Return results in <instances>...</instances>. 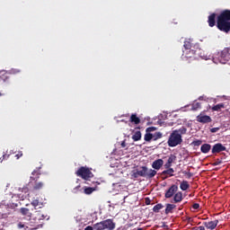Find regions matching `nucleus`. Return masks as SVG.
Returning <instances> with one entry per match:
<instances>
[{
    "label": "nucleus",
    "mask_w": 230,
    "mask_h": 230,
    "mask_svg": "<svg viewBox=\"0 0 230 230\" xmlns=\"http://www.w3.org/2000/svg\"><path fill=\"white\" fill-rule=\"evenodd\" d=\"M31 175L32 176H31V181H35L33 190L35 191H39V190H42V188H44V183L42 181L37 182V181H39V179L40 178V172L34 170Z\"/></svg>",
    "instance_id": "5"
},
{
    "label": "nucleus",
    "mask_w": 230,
    "mask_h": 230,
    "mask_svg": "<svg viewBox=\"0 0 230 230\" xmlns=\"http://www.w3.org/2000/svg\"><path fill=\"white\" fill-rule=\"evenodd\" d=\"M192 230H206V228L204 226H195Z\"/></svg>",
    "instance_id": "39"
},
{
    "label": "nucleus",
    "mask_w": 230,
    "mask_h": 230,
    "mask_svg": "<svg viewBox=\"0 0 230 230\" xmlns=\"http://www.w3.org/2000/svg\"><path fill=\"white\" fill-rule=\"evenodd\" d=\"M183 173H184L185 175H187L189 179L193 176V173H191V172H183Z\"/></svg>",
    "instance_id": "44"
},
{
    "label": "nucleus",
    "mask_w": 230,
    "mask_h": 230,
    "mask_svg": "<svg viewBox=\"0 0 230 230\" xmlns=\"http://www.w3.org/2000/svg\"><path fill=\"white\" fill-rule=\"evenodd\" d=\"M183 46H184L186 51H190V50H191V46H193V44L190 40H185Z\"/></svg>",
    "instance_id": "27"
},
{
    "label": "nucleus",
    "mask_w": 230,
    "mask_h": 230,
    "mask_svg": "<svg viewBox=\"0 0 230 230\" xmlns=\"http://www.w3.org/2000/svg\"><path fill=\"white\" fill-rule=\"evenodd\" d=\"M173 201L177 204L182 202V192H177L173 197Z\"/></svg>",
    "instance_id": "21"
},
{
    "label": "nucleus",
    "mask_w": 230,
    "mask_h": 230,
    "mask_svg": "<svg viewBox=\"0 0 230 230\" xmlns=\"http://www.w3.org/2000/svg\"><path fill=\"white\" fill-rule=\"evenodd\" d=\"M177 190H179V187H177V185H172L165 192V199H172V197L175 195V193H177Z\"/></svg>",
    "instance_id": "9"
},
{
    "label": "nucleus",
    "mask_w": 230,
    "mask_h": 230,
    "mask_svg": "<svg viewBox=\"0 0 230 230\" xmlns=\"http://www.w3.org/2000/svg\"><path fill=\"white\" fill-rule=\"evenodd\" d=\"M161 137H163V133L161 132H156L153 136L154 141H157V139H161Z\"/></svg>",
    "instance_id": "31"
},
{
    "label": "nucleus",
    "mask_w": 230,
    "mask_h": 230,
    "mask_svg": "<svg viewBox=\"0 0 230 230\" xmlns=\"http://www.w3.org/2000/svg\"><path fill=\"white\" fill-rule=\"evenodd\" d=\"M133 141H141V131H136L132 136Z\"/></svg>",
    "instance_id": "24"
},
{
    "label": "nucleus",
    "mask_w": 230,
    "mask_h": 230,
    "mask_svg": "<svg viewBox=\"0 0 230 230\" xmlns=\"http://www.w3.org/2000/svg\"><path fill=\"white\" fill-rule=\"evenodd\" d=\"M208 26L210 28H213L214 26L217 25V13H211L209 16H208Z\"/></svg>",
    "instance_id": "12"
},
{
    "label": "nucleus",
    "mask_w": 230,
    "mask_h": 230,
    "mask_svg": "<svg viewBox=\"0 0 230 230\" xmlns=\"http://www.w3.org/2000/svg\"><path fill=\"white\" fill-rule=\"evenodd\" d=\"M95 230H115L116 223L112 219H106L93 225Z\"/></svg>",
    "instance_id": "3"
},
{
    "label": "nucleus",
    "mask_w": 230,
    "mask_h": 230,
    "mask_svg": "<svg viewBox=\"0 0 230 230\" xmlns=\"http://www.w3.org/2000/svg\"><path fill=\"white\" fill-rule=\"evenodd\" d=\"M8 157H10V155H4L0 158V162L3 163V161H4V159H8Z\"/></svg>",
    "instance_id": "38"
},
{
    "label": "nucleus",
    "mask_w": 230,
    "mask_h": 230,
    "mask_svg": "<svg viewBox=\"0 0 230 230\" xmlns=\"http://www.w3.org/2000/svg\"><path fill=\"white\" fill-rule=\"evenodd\" d=\"M197 121L199 123L206 124V123H211L212 119H211V117L200 113L199 115L197 116Z\"/></svg>",
    "instance_id": "10"
},
{
    "label": "nucleus",
    "mask_w": 230,
    "mask_h": 230,
    "mask_svg": "<svg viewBox=\"0 0 230 230\" xmlns=\"http://www.w3.org/2000/svg\"><path fill=\"white\" fill-rule=\"evenodd\" d=\"M227 147H226L222 143L215 144L212 147V154H220V152H226Z\"/></svg>",
    "instance_id": "8"
},
{
    "label": "nucleus",
    "mask_w": 230,
    "mask_h": 230,
    "mask_svg": "<svg viewBox=\"0 0 230 230\" xmlns=\"http://www.w3.org/2000/svg\"><path fill=\"white\" fill-rule=\"evenodd\" d=\"M22 190V193H28V191H30V189H28V187L24 186L23 188L20 189Z\"/></svg>",
    "instance_id": "36"
},
{
    "label": "nucleus",
    "mask_w": 230,
    "mask_h": 230,
    "mask_svg": "<svg viewBox=\"0 0 230 230\" xmlns=\"http://www.w3.org/2000/svg\"><path fill=\"white\" fill-rule=\"evenodd\" d=\"M176 159H177V156L171 155L167 160V163L172 164V163H175Z\"/></svg>",
    "instance_id": "32"
},
{
    "label": "nucleus",
    "mask_w": 230,
    "mask_h": 230,
    "mask_svg": "<svg viewBox=\"0 0 230 230\" xmlns=\"http://www.w3.org/2000/svg\"><path fill=\"white\" fill-rule=\"evenodd\" d=\"M33 217H34V220H38V221L44 220L45 218L44 214H41L40 210L35 211L33 214Z\"/></svg>",
    "instance_id": "18"
},
{
    "label": "nucleus",
    "mask_w": 230,
    "mask_h": 230,
    "mask_svg": "<svg viewBox=\"0 0 230 230\" xmlns=\"http://www.w3.org/2000/svg\"><path fill=\"white\" fill-rule=\"evenodd\" d=\"M216 58L220 64H227L230 60V48H225L216 54Z\"/></svg>",
    "instance_id": "4"
},
{
    "label": "nucleus",
    "mask_w": 230,
    "mask_h": 230,
    "mask_svg": "<svg viewBox=\"0 0 230 230\" xmlns=\"http://www.w3.org/2000/svg\"><path fill=\"white\" fill-rule=\"evenodd\" d=\"M17 227H18V229H22L25 227V226H24V224L20 222V223H18Z\"/></svg>",
    "instance_id": "42"
},
{
    "label": "nucleus",
    "mask_w": 230,
    "mask_h": 230,
    "mask_svg": "<svg viewBox=\"0 0 230 230\" xmlns=\"http://www.w3.org/2000/svg\"><path fill=\"white\" fill-rule=\"evenodd\" d=\"M164 168L166 169V170H169L170 168H172V164H170V163H166L165 164H164Z\"/></svg>",
    "instance_id": "40"
},
{
    "label": "nucleus",
    "mask_w": 230,
    "mask_h": 230,
    "mask_svg": "<svg viewBox=\"0 0 230 230\" xmlns=\"http://www.w3.org/2000/svg\"><path fill=\"white\" fill-rule=\"evenodd\" d=\"M183 53L185 54V58H192V60H195V50H187Z\"/></svg>",
    "instance_id": "20"
},
{
    "label": "nucleus",
    "mask_w": 230,
    "mask_h": 230,
    "mask_svg": "<svg viewBox=\"0 0 230 230\" xmlns=\"http://www.w3.org/2000/svg\"><path fill=\"white\" fill-rule=\"evenodd\" d=\"M78 190H80V185L76 186L75 188H74V192L75 193H78Z\"/></svg>",
    "instance_id": "45"
},
{
    "label": "nucleus",
    "mask_w": 230,
    "mask_h": 230,
    "mask_svg": "<svg viewBox=\"0 0 230 230\" xmlns=\"http://www.w3.org/2000/svg\"><path fill=\"white\" fill-rule=\"evenodd\" d=\"M186 132H188V128H186V127H181L179 129L172 130L167 141L168 146L173 148L175 146H178V145H181L182 136H184Z\"/></svg>",
    "instance_id": "2"
},
{
    "label": "nucleus",
    "mask_w": 230,
    "mask_h": 230,
    "mask_svg": "<svg viewBox=\"0 0 230 230\" xmlns=\"http://www.w3.org/2000/svg\"><path fill=\"white\" fill-rule=\"evenodd\" d=\"M31 204L35 209H37V208H42V203H40L39 199H33Z\"/></svg>",
    "instance_id": "26"
},
{
    "label": "nucleus",
    "mask_w": 230,
    "mask_h": 230,
    "mask_svg": "<svg viewBox=\"0 0 230 230\" xmlns=\"http://www.w3.org/2000/svg\"><path fill=\"white\" fill-rule=\"evenodd\" d=\"M173 173H175V171L173 170V168H170V169L164 170L162 172V175H169V177H173Z\"/></svg>",
    "instance_id": "23"
},
{
    "label": "nucleus",
    "mask_w": 230,
    "mask_h": 230,
    "mask_svg": "<svg viewBox=\"0 0 230 230\" xmlns=\"http://www.w3.org/2000/svg\"><path fill=\"white\" fill-rule=\"evenodd\" d=\"M129 121L130 123H134V125H139V123H141V119L137 117V114L133 113L129 118Z\"/></svg>",
    "instance_id": "15"
},
{
    "label": "nucleus",
    "mask_w": 230,
    "mask_h": 230,
    "mask_svg": "<svg viewBox=\"0 0 230 230\" xmlns=\"http://www.w3.org/2000/svg\"><path fill=\"white\" fill-rule=\"evenodd\" d=\"M222 159L217 158L215 160L213 166H218L219 164H222Z\"/></svg>",
    "instance_id": "34"
},
{
    "label": "nucleus",
    "mask_w": 230,
    "mask_h": 230,
    "mask_svg": "<svg viewBox=\"0 0 230 230\" xmlns=\"http://www.w3.org/2000/svg\"><path fill=\"white\" fill-rule=\"evenodd\" d=\"M121 146H122V148H125V146H127V144L125 143V141L121 142Z\"/></svg>",
    "instance_id": "48"
},
{
    "label": "nucleus",
    "mask_w": 230,
    "mask_h": 230,
    "mask_svg": "<svg viewBox=\"0 0 230 230\" xmlns=\"http://www.w3.org/2000/svg\"><path fill=\"white\" fill-rule=\"evenodd\" d=\"M145 141L150 142L152 139H154V135L151 133H146L144 137Z\"/></svg>",
    "instance_id": "30"
},
{
    "label": "nucleus",
    "mask_w": 230,
    "mask_h": 230,
    "mask_svg": "<svg viewBox=\"0 0 230 230\" xmlns=\"http://www.w3.org/2000/svg\"><path fill=\"white\" fill-rule=\"evenodd\" d=\"M197 109H200V102H194L192 104V111H197Z\"/></svg>",
    "instance_id": "33"
},
{
    "label": "nucleus",
    "mask_w": 230,
    "mask_h": 230,
    "mask_svg": "<svg viewBox=\"0 0 230 230\" xmlns=\"http://www.w3.org/2000/svg\"><path fill=\"white\" fill-rule=\"evenodd\" d=\"M163 164H164V161H163V159H157L153 162L152 168H154V170H161Z\"/></svg>",
    "instance_id": "13"
},
{
    "label": "nucleus",
    "mask_w": 230,
    "mask_h": 230,
    "mask_svg": "<svg viewBox=\"0 0 230 230\" xmlns=\"http://www.w3.org/2000/svg\"><path fill=\"white\" fill-rule=\"evenodd\" d=\"M163 208H164V206L161 203H158L153 208V211H154V213H159V211H161V209H163Z\"/></svg>",
    "instance_id": "25"
},
{
    "label": "nucleus",
    "mask_w": 230,
    "mask_h": 230,
    "mask_svg": "<svg viewBox=\"0 0 230 230\" xmlns=\"http://www.w3.org/2000/svg\"><path fill=\"white\" fill-rule=\"evenodd\" d=\"M200 150H201L202 154H208V152L211 150V145L203 144L200 147Z\"/></svg>",
    "instance_id": "19"
},
{
    "label": "nucleus",
    "mask_w": 230,
    "mask_h": 230,
    "mask_svg": "<svg viewBox=\"0 0 230 230\" xmlns=\"http://www.w3.org/2000/svg\"><path fill=\"white\" fill-rule=\"evenodd\" d=\"M225 108H226V105H224V103H219V104L213 106L212 111H220V109H225Z\"/></svg>",
    "instance_id": "28"
},
{
    "label": "nucleus",
    "mask_w": 230,
    "mask_h": 230,
    "mask_svg": "<svg viewBox=\"0 0 230 230\" xmlns=\"http://www.w3.org/2000/svg\"><path fill=\"white\" fill-rule=\"evenodd\" d=\"M146 166H140L138 169L133 171L132 177L137 179L138 177H145Z\"/></svg>",
    "instance_id": "7"
},
{
    "label": "nucleus",
    "mask_w": 230,
    "mask_h": 230,
    "mask_svg": "<svg viewBox=\"0 0 230 230\" xmlns=\"http://www.w3.org/2000/svg\"><path fill=\"white\" fill-rule=\"evenodd\" d=\"M150 202H151L150 198H146V206H150Z\"/></svg>",
    "instance_id": "46"
},
{
    "label": "nucleus",
    "mask_w": 230,
    "mask_h": 230,
    "mask_svg": "<svg viewBox=\"0 0 230 230\" xmlns=\"http://www.w3.org/2000/svg\"><path fill=\"white\" fill-rule=\"evenodd\" d=\"M192 208H193V209H199V208H200V205L199 203H194L192 205Z\"/></svg>",
    "instance_id": "41"
},
{
    "label": "nucleus",
    "mask_w": 230,
    "mask_h": 230,
    "mask_svg": "<svg viewBox=\"0 0 230 230\" xmlns=\"http://www.w3.org/2000/svg\"><path fill=\"white\" fill-rule=\"evenodd\" d=\"M177 208L176 205L173 204H166V208H165V215H170V213H173V209H175Z\"/></svg>",
    "instance_id": "16"
},
{
    "label": "nucleus",
    "mask_w": 230,
    "mask_h": 230,
    "mask_svg": "<svg viewBox=\"0 0 230 230\" xmlns=\"http://www.w3.org/2000/svg\"><path fill=\"white\" fill-rule=\"evenodd\" d=\"M155 175H157V171L154 169H148V167H146V174L144 176L145 179H154Z\"/></svg>",
    "instance_id": "14"
},
{
    "label": "nucleus",
    "mask_w": 230,
    "mask_h": 230,
    "mask_svg": "<svg viewBox=\"0 0 230 230\" xmlns=\"http://www.w3.org/2000/svg\"><path fill=\"white\" fill-rule=\"evenodd\" d=\"M75 175H77V177H81V179H84V181H89V179L93 177V172L89 168L83 166L76 171Z\"/></svg>",
    "instance_id": "6"
},
{
    "label": "nucleus",
    "mask_w": 230,
    "mask_h": 230,
    "mask_svg": "<svg viewBox=\"0 0 230 230\" xmlns=\"http://www.w3.org/2000/svg\"><path fill=\"white\" fill-rule=\"evenodd\" d=\"M180 188L182 191H186V190L190 189V183H188V181H183L180 184Z\"/></svg>",
    "instance_id": "22"
},
{
    "label": "nucleus",
    "mask_w": 230,
    "mask_h": 230,
    "mask_svg": "<svg viewBox=\"0 0 230 230\" xmlns=\"http://www.w3.org/2000/svg\"><path fill=\"white\" fill-rule=\"evenodd\" d=\"M217 28L224 33L230 32V10H224L217 18Z\"/></svg>",
    "instance_id": "1"
},
{
    "label": "nucleus",
    "mask_w": 230,
    "mask_h": 230,
    "mask_svg": "<svg viewBox=\"0 0 230 230\" xmlns=\"http://www.w3.org/2000/svg\"><path fill=\"white\" fill-rule=\"evenodd\" d=\"M203 226H205V227H207V229H216L217 226H218V220L216 219L214 221H209V222H204Z\"/></svg>",
    "instance_id": "11"
},
{
    "label": "nucleus",
    "mask_w": 230,
    "mask_h": 230,
    "mask_svg": "<svg viewBox=\"0 0 230 230\" xmlns=\"http://www.w3.org/2000/svg\"><path fill=\"white\" fill-rule=\"evenodd\" d=\"M192 145H194V146H200V145H202V140H194Z\"/></svg>",
    "instance_id": "35"
},
{
    "label": "nucleus",
    "mask_w": 230,
    "mask_h": 230,
    "mask_svg": "<svg viewBox=\"0 0 230 230\" xmlns=\"http://www.w3.org/2000/svg\"><path fill=\"white\" fill-rule=\"evenodd\" d=\"M218 130H220V128H210V132H212V134H215L216 132H218Z\"/></svg>",
    "instance_id": "37"
},
{
    "label": "nucleus",
    "mask_w": 230,
    "mask_h": 230,
    "mask_svg": "<svg viewBox=\"0 0 230 230\" xmlns=\"http://www.w3.org/2000/svg\"><path fill=\"white\" fill-rule=\"evenodd\" d=\"M93 191H94V188L93 187H85L84 193H85V195H91V193H93Z\"/></svg>",
    "instance_id": "29"
},
{
    "label": "nucleus",
    "mask_w": 230,
    "mask_h": 230,
    "mask_svg": "<svg viewBox=\"0 0 230 230\" xmlns=\"http://www.w3.org/2000/svg\"><path fill=\"white\" fill-rule=\"evenodd\" d=\"M154 130H155V127H150L146 128V132H154Z\"/></svg>",
    "instance_id": "43"
},
{
    "label": "nucleus",
    "mask_w": 230,
    "mask_h": 230,
    "mask_svg": "<svg viewBox=\"0 0 230 230\" xmlns=\"http://www.w3.org/2000/svg\"><path fill=\"white\" fill-rule=\"evenodd\" d=\"M20 212L22 213V215H23V217H27L28 218H31V212H30L29 208H22L20 209Z\"/></svg>",
    "instance_id": "17"
},
{
    "label": "nucleus",
    "mask_w": 230,
    "mask_h": 230,
    "mask_svg": "<svg viewBox=\"0 0 230 230\" xmlns=\"http://www.w3.org/2000/svg\"><path fill=\"white\" fill-rule=\"evenodd\" d=\"M84 230H94V227L88 226L84 228Z\"/></svg>",
    "instance_id": "47"
}]
</instances>
